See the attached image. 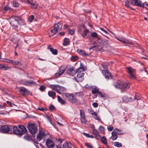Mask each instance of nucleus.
I'll return each mask as SVG.
<instances>
[{"mask_svg": "<svg viewBox=\"0 0 148 148\" xmlns=\"http://www.w3.org/2000/svg\"><path fill=\"white\" fill-rule=\"evenodd\" d=\"M114 86L116 88L121 89L122 92H123L129 88L130 84L128 83L118 81L114 83Z\"/></svg>", "mask_w": 148, "mask_h": 148, "instance_id": "nucleus-1", "label": "nucleus"}, {"mask_svg": "<svg viewBox=\"0 0 148 148\" xmlns=\"http://www.w3.org/2000/svg\"><path fill=\"white\" fill-rule=\"evenodd\" d=\"M18 127L22 131L20 130L16 126H15L13 127V132L14 134L19 136H21L23 134V132H27V130L23 125H18Z\"/></svg>", "mask_w": 148, "mask_h": 148, "instance_id": "nucleus-2", "label": "nucleus"}, {"mask_svg": "<svg viewBox=\"0 0 148 148\" xmlns=\"http://www.w3.org/2000/svg\"><path fill=\"white\" fill-rule=\"evenodd\" d=\"M50 87L53 90L56 91L60 94L62 92H64L66 91L65 88L60 86L58 85H51Z\"/></svg>", "mask_w": 148, "mask_h": 148, "instance_id": "nucleus-3", "label": "nucleus"}, {"mask_svg": "<svg viewBox=\"0 0 148 148\" xmlns=\"http://www.w3.org/2000/svg\"><path fill=\"white\" fill-rule=\"evenodd\" d=\"M27 128L32 136L34 135L37 132L38 127L34 123L28 124Z\"/></svg>", "mask_w": 148, "mask_h": 148, "instance_id": "nucleus-4", "label": "nucleus"}, {"mask_svg": "<svg viewBox=\"0 0 148 148\" xmlns=\"http://www.w3.org/2000/svg\"><path fill=\"white\" fill-rule=\"evenodd\" d=\"M127 72L129 74V78L135 79L136 78V72L135 69L130 66L126 68Z\"/></svg>", "mask_w": 148, "mask_h": 148, "instance_id": "nucleus-5", "label": "nucleus"}, {"mask_svg": "<svg viewBox=\"0 0 148 148\" xmlns=\"http://www.w3.org/2000/svg\"><path fill=\"white\" fill-rule=\"evenodd\" d=\"M79 32L81 35L82 37L84 38H86V36L87 35L89 31L85 26L84 25L79 29Z\"/></svg>", "mask_w": 148, "mask_h": 148, "instance_id": "nucleus-6", "label": "nucleus"}, {"mask_svg": "<svg viewBox=\"0 0 148 148\" xmlns=\"http://www.w3.org/2000/svg\"><path fill=\"white\" fill-rule=\"evenodd\" d=\"M0 131L2 133L9 134H12L13 133L12 128H9L7 125H3L0 128Z\"/></svg>", "mask_w": 148, "mask_h": 148, "instance_id": "nucleus-7", "label": "nucleus"}, {"mask_svg": "<svg viewBox=\"0 0 148 148\" xmlns=\"http://www.w3.org/2000/svg\"><path fill=\"white\" fill-rule=\"evenodd\" d=\"M80 112L81 123L82 124H85L86 123V119L85 112L82 109H80Z\"/></svg>", "mask_w": 148, "mask_h": 148, "instance_id": "nucleus-8", "label": "nucleus"}, {"mask_svg": "<svg viewBox=\"0 0 148 148\" xmlns=\"http://www.w3.org/2000/svg\"><path fill=\"white\" fill-rule=\"evenodd\" d=\"M131 4L133 5H136L138 7H144L145 3H142V1L140 0H131Z\"/></svg>", "mask_w": 148, "mask_h": 148, "instance_id": "nucleus-9", "label": "nucleus"}, {"mask_svg": "<svg viewBox=\"0 0 148 148\" xmlns=\"http://www.w3.org/2000/svg\"><path fill=\"white\" fill-rule=\"evenodd\" d=\"M65 96L68 100L72 103H74L76 102V100L73 94L66 93Z\"/></svg>", "mask_w": 148, "mask_h": 148, "instance_id": "nucleus-10", "label": "nucleus"}, {"mask_svg": "<svg viewBox=\"0 0 148 148\" xmlns=\"http://www.w3.org/2000/svg\"><path fill=\"white\" fill-rule=\"evenodd\" d=\"M12 20L16 21L17 23L19 25H24V20L23 19L21 16H15L12 18Z\"/></svg>", "mask_w": 148, "mask_h": 148, "instance_id": "nucleus-11", "label": "nucleus"}, {"mask_svg": "<svg viewBox=\"0 0 148 148\" xmlns=\"http://www.w3.org/2000/svg\"><path fill=\"white\" fill-rule=\"evenodd\" d=\"M66 68L65 67L62 66L58 71L55 74V77H58L61 75L64 72Z\"/></svg>", "mask_w": 148, "mask_h": 148, "instance_id": "nucleus-12", "label": "nucleus"}, {"mask_svg": "<svg viewBox=\"0 0 148 148\" xmlns=\"http://www.w3.org/2000/svg\"><path fill=\"white\" fill-rule=\"evenodd\" d=\"M21 84L26 86H30L34 84H36V83L32 80L28 81L26 79H24L21 81Z\"/></svg>", "mask_w": 148, "mask_h": 148, "instance_id": "nucleus-13", "label": "nucleus"}, {"mask_svg": "<svg viewBox=\"0 0 148 148\" xmlns=\"http://www.w3.org/2000/svg\"><path fill=\"white\" fill-rule=\"evenodd\" d=\"M84 73H78L76 77H75V80L77 82H82L83 80Z\"/></svg>", "mask_w": 148, "mask_h": 148, "instance_id": "nucleus-14", "label": "nucleus"}, {"mask_svg": "<svg viewBox=\"0 0 148 148\" xmlns=\"http://www.w3.org/2000/svg\"><path fill=\"white\" fill-rule=\"evenodd\" d=\"M45 132L42 130H40L37 136V139L39 141H40L45 136Z\"/></svg>", "mask_w": 148, "mask_h": 148, "instance_id": "nucleus-15", "label": "nucleus"}, {"mask_svg": "<svg viewBox=\"0 0 148 148\" xmlns=\"http://www.w3.org/2000/svg\"><path fill=\"white\" fill-rule=\"evenodd\" d=\"M102 72L106 79L112 78V76L111 75V73L109 72L108 70H103L102 71Z\"/></svg>", "mask_w": 148, "mask_h": 148, "instance_id": "nucleus-16", "label": "nucleus"}, {"mask_svg": "<svg viewBox=\"0 0 148 148\" xmlns=\"http://www.w3.org/2000/svg\"><path fill=\"white\" fill-rule=\"evenodd\" d=\"M62 23L60 21L54 24V28L58 32L60 31L62 29Z\"/></svg>", "mask_w": 148, "mask_h": 148, "instance_id": "nucleus-17", "label": "nucleus"}, {"mask_svg": "<svg viewBox=\"0 0 148 148\" xmlns=\"http://www.w3.org/2000/svg\"><path fill=\"white\" fill-rule=\"evenodd\" d=\"M47 147L49 148H52L54 147V143L51 139H47L46 143Z\"/></svg>", "mask_w": 148, "mask_h": 148, "instance_id": "nucleus-18", "label": "nucleus"}, {"mask_svg": "<svg viewBox=\"0 0 148 148\" xmlns=\"http://www.w3.org/2000/svg\"><path fill=\"white\" fill-rule=\"evenodd\" d=\"M68 74L71 76H73L76 74V71L74 70L73 67L70 68L67 71Z\"/></svg>", "mask_w": 148, "mask_h": 148, "instance_id": "nucleus-19", "label": "nucleus"}, {"mask_svg": "<svg viewBox=\"0 0 148 148\" xmlns=\"http://www.w3.org/2000/svg\"><path fill=\"white\" fill-rule=\"evenodd\" d=\"M86 70V68L84 67L83 64L80 63V67L76 70L77 73H84V71Z\"/></svg>", "mask_w": 148, "mask_h": 148, "instance_id": "nucleus-20", "label": "nucleus"}, {"mask_svg": "<svg viewBox=\"0 0 148 148\" xmlns=\"http://www.w3.org/2000/svg\"><path fill=\"white\" fill-rule=\"evenodd\" d=\"M20 92L23 96L25 95V93L27 92L30 94L31 92L24 87H21L20 90Z\"/></svg>", "mask_w": 148, "mask_h": 148, "instance_id": "nucleus-21", "label": "nucleus"}, {"mask_svg": "<svg viewBox=\"0 0 148 148\" xmlns=\"http://www.w3.org/2000/svg\"><path fill=\"white\" fill-rule=\"evenodd\" d=\"M92 132L95 136V138L97 139H99L101 138L99 134V132L95 129H94L92 131Z\"/></svg>", "mask_w": 148, "mask_h": 148, "instance_id": "nucleus-22", "label": "nucleus"}, {"mask_svg": "<svg viewBox=\"0 0 148 148\" xmlns=\"http://www.w3.org/2000/svg\"><path fill=\"white\" fill-rule=\"evenodd\" d=\"M63 148H73V145L70 142H66L63 144Z\"/></svg>", "mask_w": 148, "mask_h": 148, "instance_id": "nucleus-23", "label": "nucleus"}, {"mask_svg": "<svg viewBox=\"0 0 148 148\" xmlns=\"http://www.w3.org/2000/svg\"><path fill=\"white\" fill-rule=\"evenodd\" d=\"M90 114H92V116L96 119L98 120H101L99 116L97 115V113L93 110L90 111Z\"/></svg>", "mask_w": 148, "mask_h": 148, "instance_id": "nucleus-24", "label": "nucleus"}, {"mask_svg": "<svg viewBox=\"0 0 148 148\" xmlns=\"http://www.w3.org/2000/svg\"><path fill=\"white\" fill-rule=\"evenodd\" d=\"M47 49H49L50 51L52 53L53 55H56L57 54L58 51L56 49H53V48L52 47V46L51 45H49L47 47Z\"/></svg>", "mask_w": 148, "mask_h": 148, "instance_id": "nucleus-25", "label": "nucleus"}, {"mask_svg": "<svg viewBox=\"0 0 148 148\" xmlns=\"http://www.w3.org/2000/svg\"><path fill=\"white\" fill-rule=\"evenodd\" d=\"M12 64L14 65H18V66L19 68H21L22 66V64L21 62L18 60H12Z\"/></svg>", "mask_w": 148, "mask_h": 148, "instance_id": "nucleus-26", "label": "nucleus"}, {"mask_svg": "<svg viewBox=\"0 0 148 148\" xmlns=\"http://www.w3.org/2000/svg\"><path fill=\"white\" fill-rule=\"evenodd\" d=\"M117 39L119 41L122 42L123 43H126L127 44H130L131 45H132V43L130 42L127 40L125 39L122 38H117Z\"/></svg>", "mask_w": 148, "mask_h": 148, "instance_id": "nucleus-27", "label": "nucleus"}, {"mask_svg": "<svg viewBox=\"0 0 148 148\" xmlns=\"http://www.w3.org/2000/svg\"><path fill=\"white\" fill-rule=\"evenodd\" d=\"M58 31L55 29L54 28L53 29L51 30L49 32V34L50 37H51L54 35L56 33L58 32Z\"/></svg>", "mask_w": 148, "mask_h": 148, "instance_id": "nucleus-28", "label": "nucleus"}, {"mask_svg": "<svg viewBox=\"0 0 148 148\" xmlns=\"http://www.w3.org/2000/svg\"><path fill=\"white\" fill-rule=\"evenodd\" d=\"M70 43V40L69 38H65L64 40L63 45L64 46H67Z\"/></svg>", "mask_w": 148, "mask_h": 148, "instance_id": "nucleus-29", "label": "nucleus"}, {"mask_svg": "<svg viewBox=\"0 0 148 148\" xmlns=\"http://www.w3.org/2000/svg\"><path fill=\"white\" fill-rule=\"evenodd\" d=\"M113 132V133H114L116 135L120 134L121 133V130L117 128H115L114 129Z\"/></svg>", "mask_w": 148, "mask_h": 148, "instance_id": "nucleus-30", "label": "nucleus"}, {"mask_svg": "<svg viewBox=\"0 0 148 148\" xmlns=\"http://www.w3.org/2000/svg\"><path fill=\"white\" fill-rule=\"evenodd\" d=\"M9 68L8 66H6L4 64L0 65V69L3 70H6L9 69Z\"/></svg>", "mask_w": 148, "mask_h": 148, "instance_id": "nucleus-31", "label": "nucleus"}, {"mask_svg": "<svg viewBox=\"0 0 148 148\" xmlns=\"http://www.w3.org/2000/svg\"><path fill=\"white\" fill-rule=\"evenodd\" d=\"M57 97L58 98V101L59 102L62 104L66 103V101L64 100H63L60 96L58 95Z\"/></svg>", "mask_w": 148, "mask_h": 148, "instance_id": "nucleus-32", "label": "nucleus"}, {"mask_svg": "<svg viewBox=\"0 0 148 148\" xmlns=\"http://www.w3.org/2000/svg\"><path fill=\"white\" fill-rule=\"evenodd\" d=\"M48 94L49 97H52L53 99H54L53 97L56 95V93L55 92L51 91H49L48 92Z\"/></svg>", "mask_w": 148, "mask_h": 148, "instance_id": "nucleus-33", "label": "nucleus"}, {"mask_svg": "<svg viewBox=\"0 0 148 148\" xmlns=\"http://www.w3.org/2000/svg\"><path fill=\"white\" fill-rule=\"evenodd\" d=\"M111 138L112 140H115L117 138L118 136L117 135L114 133H113V132L112 133Z\"/></svg>", "mask_w": 148, "mask_h": 148, "instance_id": "nucleus-34", "label": "nucleus"}, {"mask_svg": "<svg viewBox=\"0 0 148 148\" xmlns=\"http://www.w3.org/2000/svg\"><path fill=\"white\" fill-rule=\"evenodd\" d=\"M92 91L93 94H95L99 92V89L97 88H95L92 89Z\"/></svg>", "mask_w": 148, "mask_h": 148, "instance_id": "nucleus-35", "label": "nucleus"}, {"mask_svg": "<svg viewBox=\"0 0 148 148\" xmlns=\"http://www.w3.org/2000/svg\"><path fill=\"white\" fill-rule=\"evenodd\" d=\"M78 53L82 55L83 56H86V55H88L85 52V51L82 50H78Z\"/></svg>", "mask_w": 148, "mask_h": 148, "instance_id": "nucleus-36", "label": "nucleus"}, {"mask_svg": "<svg viewBox=\"0 0 148 148\" xmlns=\"http://www.w3.org/2000/svg\"><path fill=\"white\" fill-rule=\"evenodd\" d=\"M114 145L116 147H122V144L121 143L119 142H116L114 143Z\"/></svg>", "mask_w": 148, "mask_h": 148, "instance_id": "nucleus-37", "label": "nucleus"}, {"mask_svg": "<svg viewBox=\"0 0 148 148\" xmlns=\"http://www.w3.org/2000/svg\"><path fill=\"white\" fill-rule=\"evenodd\" d=\"M101 140L103 143L104 145H107V141L106 138L105 137H102L101 138Z\"/></svg>", "mask_w": 148, "mask_h": 148, "instance_id": "nucleus-38", "label": "nucleus"}, {"mask_svg": "<svg viewBox=\"0 0 148 148\" xmlns=\"http://www.w3.org/2000/svg\"><path fill=\"white\" fill-rule=\"evenodd\" d=\"M78 57L77 56H72L71 58V60L73 62L75 61L78 60Z\"/></svg>", "mask_w": 148, "mask_h": 148, "instance_id": "nucleus-39", "label": "nucleus"}, {"mask_svg": "<svg viewBox=\"0 0 148 148\" xmlns=\"http://www.w3.org/2000/svg\"><path fill=\"white\" fill-rule=\"evenodd\" d=\"M83 134L84 135L88 138H94L93 136L92 135H90L89 134H87L86 133H83Z\"/></svg>", "mask_w": 148, "mask_h": 148, "instance_id": "nucleus-40", "label": "nucleus"}, {"mask_svg": "<svg viewBox=\"0 0 148 148\" xmlns=\"http://www.w3.org/2000/svg\"><path fill=\"white\" fill-rule=\"evenodd\" d=\"M129 2L128 1H125V5L128 8H129L131 10H135V9L133 8H130L129 6Z\"/></svg>", "mask_w": 148, "mask_h": 148, "instance_id": "nucleus-41", "label": "nucleus"}, {"mask_svg": "<svg viewBox=\"0 0 148 148\" xmlns=\"http://www.w3.org/2000/svg\"><path fill=\"white\" fill-rule=\"evenodd\" d=\"M13 6L16 7H17L19 6V4L16 1H13Z\"/></svg>", "mask_w": 148, "mask_h": 148, "instance_id": "nucleus-42", "label": "nucleus"}, {"mask_svg": "<svg viewBox=\"0 0 148 148\" xmlns=\"http://www.w3.org/2000/svg\"><path fill=\"white\" fill-rule=\"evenodd\" d=\"M135 98L137 100H139L141 98V96L139 94L136 93V94Z\"/></svg>", "mask_w": 148, "mask_h": 148, "instance_id": "nucleus-43", "label": "nucleus"}, {"mask_svg": "<svg viewBox=\"0 0 148 148\" xmlns=\"http://www.w3.org/2000/svg\"><path fill=\"white\" fill-rule=\"evenodd\" d=\"M91 35L92 37L93 38H96L98 37L97 34L95 32H92Z\"/></svg>", "mask_w": 148, "mask_h": 148, "instance_id": "nucleus-44", "label": "nucleus"}, {"mask_svg": "<svg viewBox=\"0 0 148 148\" xmlns=\"http://www.w3.org/2000/svg\"><path fill=\"white\" fill-rule=\"evenodd\" d=\"M75 94L77 96L79 97L82 96L83 95V94L82 92H75Z\"/></svg>", "mask_w": 148, "mask_h": 148, "instance_id": "nucleus-45", "label": "nucleus"}, {"mask_svg": "<svg viewBox=\"0 0 148 148\" xmlns=\"http://www.w3.org/2000/svg\"><path fill=\"white\" fill-rule=\"evenodd\" d=\"M34 19V16L33 15H32L29 16L28 18L29 21L31 22Z\"/></svg>", "mask_w": 148, "mask_h": 148, "instance_id": "nucleus-46", "label": "nucleus"}, {"mask_svg": "<svg viewBox=\"0 0 148 148\" xmlns=\"http://www.w3.org/2000/svg\"><path fill=\"white\" fill-rule=\"evenodd\" d=\"M107 128L109 131H111L114 129V128L113 126H108L107 127Z\"/></svg>", "mask_w": 148, "mask_h": 148, "instance_id": "nucleus-47", "label": "nucleus"}, {"mask_svg": "<svg viewBox=\"0 0 148 148\" xmlns=\"http://www.w3.org/2000/svg\"><path fill=\"white\" fill-rule=\"evenodd\" d=\"M49 109L51 111L55 110L56 108L53 105L50 106L49 107Z\"/></svg>", "mask_w": 148, "mask_h": 148, "instance_id": "nucleus-48", "label": "nucleus"}, {"mask_svg": "<svg viewBox=\"0 0 148 148\" xmlns=\"http://www.w3.org/2000/svg\"><path fill=\"white\" fill-rule=\"evenodd\" d=\"M24 138L25 139H26L27 140H30V136L28 135H25L24 136Z\"/></svg>", "mask_w": 148, "mask_h": 148, "instance_id": "nucleus-49", "label": "nucleus"}, {"mask_svg": "<svg viewBox=\"0 0 148 148\" xmlns=\"http://www.w3.org/2000/svg\"><path fill=\"white\" fill-rule=\"evenodd\" d=\"M74 30L73 29L72 30L69 29V32L71 35L73 34L74 33Z\"/></svg>", "mask_w": 148, "mask_h": 148, "instance_id": "nucleus-50", "label": "nucleus"}, {"mask_svg": "<svg viewBox=\"0 0 148 148\" xmlns=\"http://www.w3.org/2000/svg\"><path fill=\"white\" fill-rule=\"evenodd\" d=\"M45 88L43 86H40V87L39 88V89L41 91H43L44 90H45Z\"/></svg>", "mask_w": 148, "mask_h": 148, "instance_id": "nucleus-51", "label": "nucleus"}, {"mask_svg": "<svg viewBox=\"0 0 148 148\" xmlns=\"http://www.w3.org/2000/svg\"><path fill=\"white\" fill-rule=\"evenodd\" d=\"M98 95L101 98L105 97L104 95L102 93L100 92H99Z\"/></svg>", "mask_w": 148, "mask_h": 148, "instance_id": "nucleus-52", "label": "nucleus"}, {"mask_svg": "<svg viewBox=\"0 0 148 148\" xmlns=\"http://www.w3.org/2000/svg\"><path fill=\"white\" fill-rule=\"evenodd\" d=\"M5 62L7 63H9L10 64L12 63V60H9L7 59H5Z\"/></svg>", "mask_w": 148, "mask_h": 148, "instance_id": "nucleus-53", "label": "nucleus"}, {"mask_svg": "<svg viewBox=\"0 0 148 148\" xmlns=\"http://www.w3.org/2000/svg\"><path fill=\"white\" fill-rule=\"evenodd\" d=\"M86 145L88 148H93V146L92 145H90L89 143H86Z\"/></svg>", "mask_w": 148, "mask_h": 148, "instance_id": "nucleus-54", "label": "nucleus"}, {"mask_svg": "<svg viewBox=\"0 0 148 148\" xmlns=\"http://www.w3.org/2000/svg\"><path fill=\"white\" fill-rule=\"evenodd\" d=\"M99 130L101 132H103L104 131L105 129L103 127L100 126L99 127Z\"/></svg>", "mask_w": 148, "mask_h": 148, "instance_id": "nucleus-55", "label": "nucleus"}, {"mask_svg": "<svg viewBox=\"0 0 148 148\" xmlns=\"http://www.w3.org/2000/svg\"><path fill=\"white\" fill-rule=\"evenodd\" d=\"M7 103L11 107H12L14 104L12 103L9 101H7Z\"/></svg>", "mask_w": 148, "mask_h": 148, "instance_id": "nucleus-56", "label": "nucleus"}, {"mask_svg": "<svg viewBox=\"0 0 148 148\" xmlns=\"http://www.w3.org/2000/svg\"><path fill=\"white\" fill-rule=\"evenodd\" d=\"M98 104L97 103L94 102L92 103L93 106L95 108H97L98 106Z\"/></svg>", "mask_w": 148, "mask_h": 148, "instance_id": "nucleus-57", "label": "nucleus"}, {"mask_svg": "<svg viewBox=\"0 0 148 148\" xmlns=\"http://www.w3.org/2000/svg\"><path fill=\"white\" fill-rule=\"evenodd\" d=\"M10 9V8L8 6H5L4 8V10L6 11Z\"/></svg>", "mask_w": 148, "mask_h": 148, "instance_id": "nucleus-58", "label": "nucleus"}, {"mask_svg": "<svg viewBox=\"0 0 148 148\" xmlns=\"http://www.w3.org/2000/svg\"><path fill=\"white\" fill-rule=\"evenodd\" d=\"M68 27L69 26L66 24H65L64 26V28L65 29L68 28Z\"/></svg>", "mask_w": 148, "mask_h": 148, "instance_id": "nucleus-59", "label": "nucleus"}, {"mask_svg": "<svg viewBox=\"0 0 148 148\" xmlns=\"http://www.w3.org/2000/svg\"><path fill=\"white\" fill-rule=\"evenodd\" d=\"M32 8H37V5H35L34 4H32Z\"/></svg>", "mask_w": 148, "mask_h": 148, "instance_id": "nucleus-60", "label": "nucleus"}, {"mask_svg": "<svg viewBox=\"0 0 148 148\" xmlns=\"http://www.w3.org/2000/svg\"><path fill=\"white\" fill-rule=\"evenodd\" d=\"M100 29L102 31H103L106 33H108V32L107 31L104 30V29L103 28H101Z\"/></svg>", "mask_w": 148, "mask_h": 148, "instance_id": "nucleus-61", "label": "nucleus"}, {"mask_svg": "<svg viewBox=\"0 0 148 148\" xmlns=\"http://www.w3.org/2000/svg\"><path fill=\"white\" fill-rule=\"evenodd\" d=\"M60 34L62 36H64V35L65 32H60Z\"/></svg>", "mask_w": 148, "mask_h": 148, "instance_id": "nucleus-62", "label": "nucleus"}, {"mask_svg": "<svg viewBox=\"0 0 148 148\" xmlns=\"http://www.w3.org/2000/svg\"><path fill=\"white\" fill-rule=\"evenodd\" d=\"M96 47V46L95 45V46H92L90 48V49H93V48H94Z\"/></svg>", "mask_w": 148, "mask_h": 148, "instance_id": "nucleus-63", "label": "nucleus"}, {"mask_svg": "<svg viewBox=\"0 0 148 148\" xmlns=\"http://www.w3.org/2000/svg\"><path fill=\"white\" fill-rule=\"evenodd\" d=\"M5 108V106H4V105H0V108Z\"/></svg>", "mask_w": 148, "mask_h": 148, "instance_id": "nucleus-64", "label": "nucleus"}]
</instances>
